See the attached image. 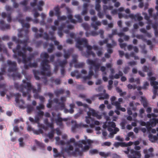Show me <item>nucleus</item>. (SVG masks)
Wrapping results in <instances>:
<instances>
[{
    "mask_svg": "<svg viewBox=\"0 0 158 158\" xmlns=\"http://www.w3.org/2000/svg\"><path fill=\"white\" fill-rule=\"evenodd\" d=\"M41 57L42 58H44L41 63V71L40 72L38 70H34L33 73L35 79L37 80L40 79L39 75L44 76V83L46 84L47 83V80L45 75L50 76L51 75V73L49 71L50 66L48 64L49 61L48 60L49 55L46 52H43L41 54Z\"/></svg>",
    "mask_w": 158,
    "mask_h": 158,
    "instance_id": "obj_1",
    "label": "nucleus"
},
{
    "mask_svg": "<svg viewBox=\"0 0 158 158\" xmlns=\"http://www.w3.org/2000/svg\"><path fill=\"white\" fill-rule=\"evenodd\" d=\"M18 56H19L22 57V60L21 59H19L17 57V58L18 62L19 63L21 61L24 64V68L25 69H27L29 67L35 68L37 66V63L36 62H34L33 63L31 62V61L32 59L33 56L31 55L29 56L26 57V56L24 52H19Z\"/></svg>",
    "mask_w": 158,
    "mask_h": 158,
    "instance_id": "obj_2",
    "label": "nucleus"
},
{
    "mask_svg": "<svg viewBox=\"0 0 158 158\" xmlns=\"http://www.w3.org/2000/svg\"><path fill=\"white\" fill-rule=\"evenodd\" d=\"M12 40L15 41L17 44V45L15 48L13 49V51L14 53L13 55V57L16 59L17 58L19 52H24L26 51L25 46L27 45V39H26L23 40H20L19 39L17 40L16 36H13L12 37Z\"/></svg>",
    "mask_w": 158,
    "mask_h": 158,
    "instance_id": "obj_3",
    "label": "nucleus"
},
{
    "mask_svg": "<svg viewBox=\"0 0 158 158\" xmlns=\"http://www.w3.org/2000/svg\"><path fill=\"white\" fill-rule=\"evenodd\" d=\"M73 143V144L76 147H82V144H86L88 143L89 144L91 143L90 140L89 139L85 140L84 139L80 140L78 142H76L74 138H71L67 142L66 144L68 145L64 149L65 152L68 153H69L70 151H73V147L72 145L70 144V143Z\"/></svg>",
    "mask_w": 158,
    "mask_h": 158,
    "instance_id": "obj_4",
    "label": "nucleus"
},
{
    "mask_svg": "<svg viewBox=\"0 0 158 158\" xmlns=\"http://www.w3.org/2000/svg\"><path fill=\"white\" fill-rule=\"evenodd\" d=\"M37 89L34 88V87L32 86L30 82H27V86L25 87V88H27V91H26V95L28 94L31 92V90H32L33 93H34V97L35 99H38L40 95L38 93L40 92L41 91V86L40 84H37Z\"/></svg>",
    "mask_w": 158,
    "mask_h": 158,
    "instance_id": "obj_5",
    "label": "nucleus"
},
{
    "mask_svg": "<svg viewBox=\"0 0 158 158\" xmlns=\"http://www.w3.org/2000/svg\"><path fill=\"white\" fill-rule=\"evenodd\" d=\"M86 144H85V146L84 147L83 145L82 147H76L74 151L71 153V154L74 156H76L77 155L81 156L83 152L87 151L89 148V146Z\"/></svg>",
    "mask_w": 158,
    "mask_h": 158,
    "instance_id": "obj_6",
    "label": "nucleus"
},
{
    "mask_svg": "<svg viewBox=\"0 0 158 158\" xmlns=\"http://www.w3.org/2000/svg\"><path fill=\"white\" fill-rule=\"evenodd\" d=\"M23 83L25 84L24 85H19L18 83H15L14 84V87L17 89L22 93L23 97H25L26 96V91L27 88H25V87L27 86V82L24 80H23Z\"/></svg>",
    "mask_w": 158,
    "mask_h": 158,
    "instance_id": "obj_7",
    "label": "nucleus"
},
{
    "mask_svg": "<svg viewBox=\"0 0 158 158\" xmlns=\"http://www.w3.org/2000/svg\"><path fill=\"white\" fill-rule=\"evenodd\" d=\"M7 64L9 67L8 71L9 72H16L17 69V65L16 62L14 61H11L8 60L7 61Z\"/></svg>",
    "mask_w": 158,
    "mask_h": 158,
    "instance_id": "obj_8",
    "label": "nucleus"
},
{
    "mask_svg": "<svg viewBox=\"0 0 158 158\" xmlns=\"http://www.w3.org/2000/svg\"><path fill=\"white\" fill-rule=\"evenodd\" d=\"M87 62L88 64L90 66V69H93V68L94 67V70L95 72L99 70L100 65V64H96L94 60L89 59L87 60Z\"/></svg>",
    "mask_w": 158,
    "mask_h": 158,
    "instance_id": "obj_9",
    "label": "nucleus"
},
{
    "mask_svg": "<svg viewBox=\"0 0 158 158\" xmlns=\"http://www.w3.org/2000/svg\"><path fill=\"white\" fill-rule=\"evenodd\" d=\"M156 80L155 77H152L150 78V84L152 86H153L154 90L153 91V94L155 95H156L157 94V90L158 89V82L155 81Z\"/></svg>",
    "mask_w": 158,
    "mask_h": 158,
    "instance_id": "obj_10",
    "label": "nucleus"
},
{
    "mask_svg": "<svg viewBox=\"0 0 158 158\" xmlns=\"http://www.w3.org/2000/svg\"><path fill=\"white\" fill-rule=\"evenodd\" d=\"M32 29L33 32H35V37L36 38H41L43 36L44 32V30L43 28H40L38 30V31L40 32V34L38 33V30L37 28L33 27L32 28Z\"/></svg>",
    "mask_w": 158,
    "mask_h": 158,
    "instance_id": "obj_11",
    "label": "nucleus"
},
{
    "mask_svg": "<svg viewBox=\"0 0 158 158\" xmlns=\"http://www.w3.org/2000/svg\"><path fill=\"white\" fill-rule=\"evenodd\" d=\"M82 42L84 43V47H86L87 48V50H91L93 48V47L89 45L87 42V41L86 39L85 38H82L81 40H79L78 43L80 44H81Z\"/></svg>",
    "mask_w": 158,
    "mask_h": 158,
    "instance_id": "obj_12",
    "label": "nucleus"
},
{
    "mask_svg": "<svg viewBox=\"0 0 158 158\" xmlns=\"http://www.w3.org/2000/svg\"><path fill=\"white\" fill-rule=\"evenodd\" d=\"M6 67L7 65L6 64H3L2 65L1 68V71L0 72V81L3 80L4 79L2 75L6 73Z\"/></svg>",
    "mask_w": 158,
    "mask_h": 158,
    "instance_id": "obj_13",
    "label": "nucleus"
},
{
    "mask_svg": "<svg viewBox=\"0 0 158 158\" xmlns=\"http://www.w3.org/2000/svg\"><path fill=\"white\" fill-rule=\"evenodd\" d=\"M54 102L59 105V109L60 110H63L65 108V104L64 102H59V100L57 98L53 99Z\"/></svg>",
    "mask_w": 158,
    "mask_h": 158,
    "instance_id": "obj_14",
    "label": "nucleus"
},
{
    "mask_svg": "<svg viewBox=\"0 0 158 158\" xmlns=\"http://www.w3.org/2000/svg\"><path fill=\"white\" fill-rule=\"evenodd\" d=\"M130 153L131 155H128L127 156L128 158H136L135 156H138L139 154V152L134 150V149H132L130 151Z\"/></svg>",
    "mask_w": 158,
    "mask_h": 158,
    "instance_id": "obj_15",
    "label": "nucleus"
},
{
    "mask_svg": "<svg viewBox=\"0 0 158 158\" xmlns=\"http://www.w3.org/2000/svg\"><path fill=\"white\" fill-rule=\"evenodd\" d=\"M14 96H15V101L17 104H19L20 102H21L22 104H24V102L23 100L21 99L19 100V98L21 96V94L19 93H16L14 94Z\"/></svg>",
    "mask_w": 158,
    "mask_h": 158,
    "instance_id": "obj_16",
    "label": "nucleus"
},
{
    "mask_svg": "<svg viewBox=\"0 0 158 158\" xmlns=\"http://www.w3.org/2000/svg\"><path fill=\"white\" fill-rule=\"evenodd\" d=\"M112 105L115 106H116V109L118 110H120L123 112H125L126 111V109L124 107H121L120 103L117 102L115 103H113Z\"/></svg>",
    "mask_w": 158,
    "mask_h": 158,
    "instance_id": "obj_17",
    "label": "nucleus"
},
{
    "mask_svg": "<svg viewBox=\"0 0 158 158\" xmlns=\"http://www.w3.org/2000/svg\"><path fill=\"white\" fill-rule=\"evenodd\" d=\"M101 25V23L99 21H97L95 22H92L91 23V25L92 27L94 28V30H95L98 29V26H100Z\"/></svg>",
    "mask_w": 158,
    "mask_h": 158,
    "instance_id": "obj_18",
    "label": "nucleus"
},
{
    "mask_svg": "<svg viewBox=\"0 0 158 158\" xmlns=\"http://www.w3.org/2000/svg\"><path fill=\"white\" fill-rule=\"evenodd\" d=\"M12 77L14 80L17 79H20L22 77V76L20 73L15 72L13 73L12 75Z\"/></svg>",
    "mask_w": 158,
    "mask_h": 158,
    "instance_id": "obj_19",
    "label": "nucleus"
},
{
    "mask_svg": "<svg viewBox=\"0 0 158 158\" xmlns=\"http://www.w3.org/2000/svg\"><path fill=\"white\" fill-rule=\"evenodd\" d=\"M19 22L21 24L23 27H25L27 28L30 27V25L27 23H24V20L23 19H20L18 20Z\"/></svg>",
    "mask_w": 158,
    "mask_h": 158,
    "instance_id": "obj_20",
    "label": "nucleus"
},
{
    "mask_svg": "<svg viewBox=\"0 0 158 158\" xmlns=\"http://www.w3.org/2000/svg\"><path fill=\"white\" fill-rule=\"evenodd\" d=\"M73 122H74V123L72 126V131L73 132H74L76 129L81 127V124H77L76 121Z\"/></svg>",
    "mask_w": 158,
    "mask_h": 158,
    "instance_id": "obj_21",
    "label": "nucleus"
},
{
    "mask_svg": "<svg viewBox=\"0 0 158 158\" xmlns=\"http://www.w3.org/2000/svg\"><path fill=\"white\" fill-rule=\"evenodd\" d=\"M44 2L42 0H40L39 1L37 5V9L40 11H41L43 10V8L42 6H43L44 5Z\"/></svg>",
    "mask_w": 158,
    "mask_h": 158,
    "instance_id": "obj_22",
    "label": "nucleus"
},
{
    "mask_svg": "<svg viewBox=\"0 0 158 158\" xmlns=\"http://www.w3.org/2000/svg\"><path fill=\"white\" fill-rule=\"evenodd\" d=\"M62 120V118L60 117H58L57 119H55L56 124L60 127H61L63 126Z\"/></svg>",
    "mask_w": 158,
    "mask_h": 158,
    "instance_id": "obj_23",
    "label": "nucleus"
},
{
    "mask_svg": "<svg viewBox=\"0 0 158 158\" xmlns=\"http://www.w3.org/2000/svg\"><path fill=\"white\" fill-rule=\"evenodd\" d=\"M82 40V38L81 39H77L76 40L77 41V44L76 45V47L78 48L80 51H81L82 50V48L81 46V45H83L84 46V43L82 42V43L81 44H80L78 43V41L79 40Z\"/></svg>",
    "mask_w": 158,
    "mask_h": 158,
    "instance_id": "obj_24",
    "label": "nucleus"
},
{
    "mask_svg": "<svg viewBox=\"0 0 158 158\" xmlns=\"http://www.w3.org/2000/svg\"><path fill=\"white\" fill-rule=\"evenodd\" d=\"M1 29L2 30H5L6 29H9L10 28V25L8 24H6L3 25L2 26H0Z\"/></svg>",
    "mask_w": 158,
    "mask_h": 158,
    "instance_id": "obj_25",
    "label": "nucleus"
},
{
    "mask_svg": "<svg viewBox=\"0 0 158 158\" xmlns=\"http://www.w3.org/2000/svg\"><path fill=\"white\" fill-rule=\"evenodd\" d=\"M54 10L55 11V15L57 16L60 15V8L58 6L55 7L54 8Z\"/></svg>",
    "mask_w": 158,
    "mask_h": 158,
    "instance_id": "obj_26",
    "label": "nucleus"
},
{
    "mask_svg": "<svg viewBox=\"0 0 158 158\" xmlns=\"http://www.w3.org/2000/svg\"><path fill=\"white\" fill-rule=\"evenodd\" d=\"M27 112L28 113H30L33 110L34 107L31 105H27Z\"/></svg>",
    "mask_w": 158,
    "mask_h": 158,
    "instance_id": "obj_27",
    "label": "nucleus"
},
{
    "mask_svg": "<svg viewBox=\"0 0 158 158\" xmlns=\"http://www.w3.org/2000/svg\"><path fill=\"white\" fill-rule=\"evenodd\" d=\"M35 141L36 145L39 147L41 148L44 147L45 145L43 143L38 141L37 140H35Z\"/></svg>",
    "mask_w": 158,
    "mask_h": 158,
    "instance_id": "obj_28",
    "label": "nucleus"
},
{
    "mask_svg": "<svg viewBox=\"0 0 158 158\" xmlns=\"http://www.w3.org/2000/svg\"><path fill=\"white\" fill-rule=\"evenodd\" d=\"M78 56L77 55H74L73 56V59L71 62L70 63V65L71 66L72 64L75 63L77 62Z\"/></svg>",
    "mask_w": 158,
    "mask_h": 158,
    "instance_id": "obj_29",
    "label": "nucleus"
},
{
    "mask_svg": "<svg viewBox=\"0 0 158 158\" xmlns=\"http://www.w3.org/2000/svg\"><path fill=\"white\" fill-rule=\"evenodd\" d=\"M143 152L145 154L144 156L145 158H149L150 157L153 156V155L152 153H150L149 154L147 153L148 150L147 149H144Z\"/></svg>",
    "mask_w": 158,
    "mask_h": 158,
    "instance_id": "obj_30",
    "label": "nucleus"
},
{
    "mask_svg": "<svg viewBox=\"0 0 158 158\" xmlns=\"http://www.w3.org/2000/svg\"><path fill=\"white\" fill-rule=\"evenodd\" d=\"M64 91V89H61L55 91L54 93L56 96L58 97L59 95L63 94Z\"/></svg>",
    "mask_w": 158,
    "mask_h": 158,
    "instance_id": "obj_31",
    "label": "nucleus"
},
{
    "mask_svg": "<svg viewBox=\"0 0 158 158\" xmlns=\"http://www.w3.org/2000/svg\"><path fill=\"white\" fill-rule=\"evenodd\" d=\"M142 100V102L144 107H147L148 106V103L146 99L142 97H141Z\"/></svg>",
    "mask_w": 158,
    "mask_h": 158,
    "instance_id": "obj_32",
    "label": "nucleus"
},
{
    "mask_svg": "<svg viewBox=\"0 0 158 158\" xmlns=\"http://www.w3.org/2000/svg\"><path fill=\"white\" fill-rule=\"evenodd\" d=\"M149 139L152 142L156 140L157 139V137L156 136H153L152 135H150L149 136Z\"/></svg>",
    "mask_w": 158,
    "mask_h": 158,
    "instance_id": "obj_33",
    "label": "nucleus"
},
{
    "mask_svg": "<svg viewBox=\"0 0 158 158\" xmlns=\"http://www.w3.org/2000/svg\"><path fill=\"white\" fill-rule=\"evenodd\" d=\"M67 17L68 19L70 20L71 22L73 23H76V21L73 18L72 15L71 14H69L67 16Z\"/></svg>",
    "mask_w": 158,
    "mask_h": 158,
    "instance_id": "obj_34",
    "label": "nucleus"
},
{
    "mask_svg": "<svg viewBox=\"0 0 158 158\" xmlns=\"http://www.w3.org/2000/svg\"><path fill=\"white\" fill-rule=\"evenodd\" d=\"M51 80L52 82H53L54 81V82L56 85H59L61 83L60 80L59 78H56L55 80L53 78H51Z\"/></svg>",
    "mask_w": 158,
    "mask_h": 158,
    "instance_id": "obj_35",
    "label": "nucleus"
},
{
    "mask_svg": "<svg viewBox=\"0 0 158 158\" xmlns=\"http://www.w3.org/2000/svg\"><path fill=\"white\" fill-rule=\"evenodd\" d=\"M127 123V122L125 120H123L120 123L122 129H124L125 128V125Z\"/></svg>",
    "mask_w": 158,
    "mask_h": 158,
    "instance_id": "obj_36",
    "label": "nucleus"
},
{
    "mask_svg": "<svg viewBox=\"0 0 158 158\" xmlns=\"http://www.w3.org/2000/svg\"><path fill=\"white\" fill-rule=\"evenodd\" d=\"M64 58L65 59H67L68 58L70 55V53L69 52H67L65 49H64Z\"/></svg>",
    "mask_w": 158,
    "mask_h": 158,
    "instance_id": "obj_37",
    "label": "nucleus"
},
{
    "mask_svg": "<svg viewBox=\"0 0 158 158\" xmlns=\"http://www.w3.org/2000/svg\"><path fill=\"white\" fill-rule=\"evenodd\" d=\"M33 132L36 135H39L40 133H43V131L41 128H40L37 130L35 129H33Z\"/></svg>",
    "mask_w": 158,
    "mask_h": 158,
    "instance_id": "obj_38",
    "label": "nucleus"
},
{
    "mask_svg": "<svg viewBox=\"0 0 158 158\" xmlns=\"http://www.w3.org/2000/svg\"><path fill=\"white\" fill-rule=\"evenodd\" d=\"M84 63H76L74 65V67L76 68H82L84 66Z\"/></svg>",
    "mask_w": 158,
    "mask_h": 158,
    "instance_id": "obj_39",
    "label": "nucleus"
},
{
    "mask_svg": "<svg viewBox=\"0 0 158 158\" xmlns=\"http://www.w3.org/2000/svg\"><path fill=\"white\" fill-rule=\"evenodd\" d=\"M74 17L77 19V22L80 23H81L82 22V19L80 15L78 14L75 15Z\"/></svg>",
    "mask_w": 158,
    "mask_h": 158,
    "instance_id": "obj_40",
    "label": "nucleus"
},
{
    "mask_svg": "<svg viewBox=\"0 0 158 158\" xmlns=\"http://www.w3.org/2000/svg\"><path fill=\"white\" fill-rule=\"evenodd\" d=\"M49 34L51 36V37L50 38V40H53L56 39V37L54 36V32L53 31H49Z\"/></svg>",
    "mask_w": 158,
    "mask_h": 158,
    "instance_id": "obj_41",
    "label": "nucleus"
},
{
    "mask_svg": "<svg viewBox=\"0 0 158 158\" xmlns=\"http://www.w3.org/2000/svg\"><path fill=\"white\" fill-rule=\"evenodd\" d=\"M66 63L67 60H65L62 61L60 62L59 63V64L60 66H61L62 68H64V66Z\"/></svg>",
    "mask_w": 158,
    "mask_h": 158,
    "instance_id": "obj_42",
    "label": "nucleus"
},
{
    "mask_svg": "<svg viewBox=\"0 0 158 158\" xmlns=\"http://www.w3.org/2000/svg\"><path fill=\"white\" fill-rule=\"evenodd\" d=\"M54 130H52L48 134V136L50 139H52L54 137Z\"/></svg>",
    "mask_w": 158,
    "mask_h": 158,
    "instance_id": "obj_43",
    "label": "nucleus"
},
{
    "mask_svg": "<svg viewBox=\"0 0 158 158\" xmlns=\"http://www.w3.org/2000/svg\"><path fill=\"white\" fill-rule=\"evenodd\" d=\"M82 27L84 28V29L86 30H88L89 28V26L88 24L86 23H83L81 24Z\"/></svg>",
    "mask_w": 158,
    "mask_h": 158,
    "instance_id": "obj_44",
    "label": "nucleus"
},
{
    "mask_svg": "<svg viewBox=\"0 0 158 158\" xmlns=\"http://www.w3.org/2000/svg\"><path fill=\"white\" fill-rule=\"evenodd\" d=\"M6 10L7 11H10L9 12H8L7 13H11H11L13 10V8L12 7L9 6H6Z\"/></svg>",
    "mask_w": 158,
    "mask_h": 158,
    "instance_id": "obj_45",
    "label": "nucleus"
},
{
    "mask_svg": "<svg viewBox=\"0 0 158 158\" xmlns=\"http://www.w3.org/2000/svg\"><path fill=\"white\" fill-rule=\"evenodd\" d=\"M50 48L48 49V51L49 53H52L54 49V46L52 44H51L50 45Z\"/></svg>",
    "mask_w": 158,
    "mask_h": 158,
    "instance_id": "obj_46",
    "label": "nucleus"
},
{
    "mask_svg": "<svg viewBox=\"0 0 158 158\" xmlns=\"http://www.w3.org/2000/svg\"><path fill=\"white\" fill-rule=\"evenodd\" d=\"M23 138L21 137L19 139V146L20 147H23L24 146V143L23 142Z\"/></svg>",
    "mask_w": 158,
    "mask_h": 158,
    "instance_id": "obj_47",
    "label": "nucleus"
},
{
    "mask_svg": "<svg viewBox=\"0 0 158 158\" xmlns=\"http://www.w3.org/2000/svg\"><path fill=\"white\" fill-rule=\"evenodd\" d=\"M137 38L141 39L143 41H145L146 39L144 38V36L142 35H136Z\"/></svg>",
    "mask_w": 158,
    "mask_h": 158,
    "instance_id": "obj_48",
    "label": "nucleus"
},
{
    "mask_svg": "<svg viewBox=\"0 0 158 158\" xmlns=\"http://www.w3.org/2000/svg\"><path fill=\"white\" fill-rule=\"evenodd\" d=\"M45 123L46 125L48 127H49L51 128H53V124L52 123H49L47 120H45Z\"/></svg>",
    "mask_w": 158,
    "mask_h": 158,
    "instance_id": "obj_49",
    "label": "nucleus"
},
{
    "mask_svg": "<svg viewBox=\"0 0 158 158\" xmlns=\"http://www.w3.org/2000/svg\"><path fill=\"white\" fill-rule=\"evenodd\" d=\"M108 127H110L112 128H115L116 127L115 123L113 122H109L108 123Z\"/></svg>",
    "mask_w": 158,
    "mask_h": 158,
    "instance_id": "obj_50",
    "label": "nucleus"
},
{
    "mask_svg": "<svg viewBox=\"0 0 158 158\" xmlns=\"http://www.w3.org/2000/svg\"><path fill=\"white\" fill-rule=\"evenodd\" d=\"M98 150L96 149H93L92 150H90L89 152L91 155H94L95 154H97L98 153Z\"/></svg>",
    "mask_w": 158,
    "mask_h": 158,
    "instance_id": "obj_51",
    "label": "nucleus"
},
{
    "mask_svg": "<svg viewBox=\"0 0 158 158\" xmlns=\"http://www.w3.org/2000/svg\"><path fill=\"white\" fill-rule=\"evenodd\" d=\"M63 110L64 113L66 114L69 113L70 114H72L73 113V110H68L65 108Z\"/></svg>",
    "mask_w": 158,
    "mask_h": 158,
    "instance_id": "obj_52",
    "label": "nucleus"
},
{
    "mask_svg": "<svg viewBox=\"0 0 158 158\" xmlns=\"http://www.w3.org/2000/svg\"><path fill=\"white\" fill-rule=\"evenodd\" d=\"M130 68L128 66L125 67L123 69V72L125 74H127L129 72Z\"/></svg>",
    "mask_w": 158,
    "mask_h": 158,
    "instance_id": "obj_53",
    "label": "nucleus"
},
{
    "mask_svg": "<svg viewBox=\"0 0 158 158\" xmlns=\"http://www.w3.org/2000/svg\"><path fill=\"white\" fill-rule=\"evenodd\" d=\"M98 34H100V37L102 39H103L104 38V31L102 30H100L98 32Z\"/></svg>",
    "mask_w": 158,
    "mask_h": 158,
    "instance_id": "obj_54",
    "label": "nucleus"
},
{
    "mask_svg": "<svg viewBox=\"0 0 158 158\" xmlns=\"http://www.w3.org/2000/svg\"><path fill=\"white\" fill-rule=\"evenodd\" d=\"M151 16H148L146 13L144 14V18L145 19L147 20L148 22H150V17Z\"/></svg>",
    "mask_w": 158,
    "mask_h": 158,
    "instance_id": "obj_55",
    "label": "nucleus"
},
{
    "mask_svg": "<svg viewBox=\"0 0 158 158\" xmlns=\"http://www.w3.org/2000/svg\"><path fill=\"white\" fill-rule=\"evenodd\" d=\"M36 109L38 110H40V109H44V106L42 104H40L39 106H37L36 107Z\"/></svg>",
    "mask_w": 158,
    "mask_h": 158,
    "instance_id": "obj_56",
    "label": "nucleus"
},
{
    "mask_svg": "<svg viewBox=\"0 0 158 158\" xmlns=\"http://www.w3.org/2000/svg\"><path fill=\"white\" fill-rule=\"evenodd\" d=\"M39 120H40V118H39V116H38L37 115L35 116V119H34L35 122V123H38V126L39 124H40L39 123Z\"/></svg>",
    "mask_w": 158,
    "mask_h": 158,
    "instance_id": "obj_57",
    "label": "nucleus"
},
{
    "mask_svg": "<svg viewBox=\"0 0 158 158\" xmlns=\"http://www.w3.org/2000/svg\"><path fill=\"white\" fill-rule=\"evenodd\" d=\"M143 71L145 72H147L149 70V68L147 66L144 65L142 67Z\"/></svg>",
    "mask_w": 158,
    "mask_h": 158,
    "instance_id": "obj_58",
    "label": "nucleus"
},
{
    "mask_svg": "<svg viewBox=\"0 0 158 158\" xmlns=\"http://www.w3.org/2000/svg\"><path fill=\"white\" fill-rule=\"evenodd\" d=\"M86 52L88 55H92L94 57L95 56V53L92 51L91 50H87Z\"/></svg>",
    "mask_w": 158,
    "mask_h": 158,
    "instance_id": "obj_59",
    "label": "nucleus"
},
{
    "mask_svg": "<svg viewBox=\"0 0 158 158\" xmlns=\"http://www.w3.org/2000/svg\"><path fill=\"white\" fill-rule=\"evenodd\" d=\"M90 34L91 36H96L98 35V33L95 31H92L90 32Z\"/></svg>",
    "mask_w": 158,
    "mask_h": 158,
    "instance_id": "obj_60",
    "label": "nucleus"
},
{
    "mask_svg": "<svg viewBox=\"0 0 158 158\" xmlns=\"http://www.w3.org/2000/svg\"><path fill=\"white\" fill-rule=\"evenodd\" d=\"M44 38L46 40H48L50 39V38L49 37V35L46 32H44Z\"/></svg>",
    "mask_w": 158,
    "mask_h": 158,
    "instance_id": "obj_61",
    "label": "nucleus"
},
{
    "mask_svg": "<svg viewBox=\"0 0 158 158\" xmlns=\"http://www.w3.org/2000/svg\"><path fill=\"white\" fill-rule=\"evenodd\" d=\"M58 17V20H64L66 19V17L65 16H60V15L57 16Z\"/></svg>",
    "mask_w": 158,
    "mask_h": 158,
    "instance_id": "obj_62",
    "label": "nucleus"
},
{
    "mask_svg": "<svg viewBox=\"0 0 158 158\" xmlns=\"http://www.w3.org/2000/svg\"><path fill=\"white\" fill-rule=\"evenodd\" d=\"M90 110L91 113V115L95 117L97 114L98 113V112H96L93 109H90Z\"/></svg>",
    "mask_w": 158,
    "mask_h": 158,
    "instance_id": "obj_63",
    "label": "nucleus"
},
{
    "mask_svg": "<svg viewBox=\"0 0 158 158\" xmlns=\"http://www.w3.org/2000/svg\"><path fill=\"white\" fill-rule=\"evenodd\" d=\"M31 8L30 6H27V5L24 6V8H23V10L25 12H26L27 11L29 10Z\"/></svg>",
    "mask_w": 158,
    "mask_h": 158,
    "instance_id": "obj_64",
    "label": "nucleus"
}]
</instances>
